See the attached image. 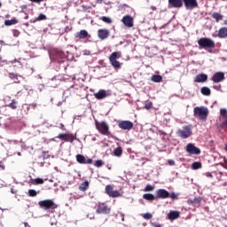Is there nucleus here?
Segmentation results:
<instances>
[{
    "label": "nucleus",
    "mask_w": 227,
    "mask_h": 227,
    "mask_svg": "<svg viewBox=\"0 0 227 227\" xmlns=\"http://www.w3.org/2000/svg\"><path fill=\"white\" fill-rule=\"evenodd\" d=\"M18 22L19 21L16 19H14V20H6L4 21V24H5V26H15V24H17Z\"/></svg>",
    "instance_id": "473e14b6"
},
{
    "label": "nucleus",
    "mask_w": 227,
    "mask_h": 227,
    "mask_svg": "<svg viewBox=\"0 0 227 227\" xmlns=\"http://www.w3.org/2000/svg\"><path fill=\"white\" fill-rule=\"evenodd\" d=\"M87 37H88V31L86 30H81L76 34V38H80L83 40L84 38H87Z\"/></svg>",
    "instance_id": "bb28decb"
},
{
    "label": "nucleus",
    "mask_w": 227,
    "mask_h": 227,
    "mask_svg": "<svg viewBox=\"0 0 227 227\" xmlns=\"http://www.w3.org/2000/svg\"><path fill=\"white\" fill-rule=\"evenodd\" d=\"M111 95H113V92L106 90H99L98 92L94 93V97L97 100H104V98H107V97H111Z\"/></svg>",
    "instance_id": "1a4fd4ad"
},
{
    "label": "nucleus",
    "mask_w": 227,
    "mask_h": 227,
    "mask_svg": "<svg viewBox=\"0 0 227 227\" xmlns=\"http://www.w3.org/2000/svg\"><path fill=\"white\" fill-rule=\"evenodd\" d=\"M9 77H10V79H12L14 81V82H16V83L20 82L21 77L19 76L18 74L12 73L9 74Z\"/></svg>",
    "instance_id": "c756f323"
},
{
    "label": "nucleus",
    "mask_w": 227,
    "mask_h": 227,
    "mask_svg": "<svg viewBox=\"0 0 227 227\" xmlns=\"http://www.w3.org/2000/svg\"><path fill=\"white\" fill-rule=\"evenodd\" d=\"M177 134L179 137H182L183 139H187L191 134H192V129H191V126H185L182 129H179L177 131Z\"/></svg>",
    "instance_id": "9d476101"
},
{
    "label": "nucleus",
    "mask_w": 227,
    "mask_h": 227,
    "mask_svg": "<svg viewBox=\"0 0 227 227\" xmlns=\"http://www.w3.org/2000/svg\"><path fill=\"white\" fill-rule=\"evenodd\" d=\"M220 114H221V116H226V114H227L226 109L221 108L220 109Z\"/></svg>",
    "instance_id": "de8ad7c7"
},
{
    "label": "nucleus",
    "mask_w": 227,
    "mask_h": 227,
    "mask_svg": "<svg viewBox=\"0 0 227 227\" xmlns=\"http://www.w3.org/2000/svg\"><path fill=\"white\" fill-rule=\"evenodd\" d=\"M51 67L59 72L61 68L67 70V55L61 50H52L50 51Z\"/></svg>",
    "instance_id": "f257e3e1"
},
{
    "label": "nucleus",
    "mask_w": 227,
    "mask_h": 227,
    "mask_svg": "<svg viewBox=\"0 0 227 227\" xmlns=\"http://www.w3.org/2000/svg\"><path fill=\"white\" fill-rule=\"evenodd\" d=\"M223 127H227V119L223 122Z\"/></svg>",
    "instance_id": "bf43d9fd"
},
{
    "label": "nucleus",
    "mask_w": 227,
    "mask_h": 227,
    "mask_svg": "<svg viewBox=\"0 0 227 227\" xmlns=\"http://www.w3.org/2000/svg\"><path fill=\"white\" fill-rule=\"evenodd\" d=\"M183 3L186 10H194V8H198V0H183Z\"/></svg>",
    "instance_id": "ddd939ff"
},
{
    "label": "nucleus",
    "mask_w": 227,
    "mask_h": 227,
    "mask_svg": "<svg viewBox=\"0 0 227 227\" xmlns=\"http://www.w3.org/2000/svg\"><path fill=\"white\" fill-rule=\"evenodd\" d=\"M208 81V75L207 74H200L194 78V82H207Z\"/></svg>",
    "instance_id": "412c9836"
},
{
    "label": "nucleus",
    "mask_w": 227,
    "mask_h": 227,
    "mask_svg": "<svg viewBox=\"0 0 227 227\" xmlns=\"http://www.w3.org/2000/svg\"><path fill=\"white\" fill-rule=\"evenodd\" d=\"M1 6H3V4H1V2H0V8H1Z\"/></svg>",
    "instance_id": "0e129e2a"
},
{
    "label": "nucleus",
    "mask_w": 227,
    "mask_h": 227,
    "mask_svg": "<svg viewBox=\"0 0 227 227\" xmlns=\"http://www.w3.org/2000/svg\"><path fill=\"white\" fill-rule=\"evenodd\" d=\"M76 160L79 162V164H93V160L88 159L86 160V157L82 154H77L76 155Z\"/></svg>",
    "instance_id": "a211bd4d"
},
{
    "label": "nucleus",
    "mask_w": 227,
    "mask_h": 227,
    "mask_svg": "<svg viewBox=\"0 0 227 227\" xmlns=\"http://www.w3.org/2000/svg\"><path fill=\"white\" fill-rule=\"evenodd\" d=\"M31 1L32 3H42L43 2V0H29Z\"/></svg>",
    "instance_id": "6e6d98bb"
},
{
    "label": "nucleus",
    "mask_w": 227,
    "mask_h": 227,
    "mask_svg": "<svg viewBox=\"0 0 227 227\" xmlns=\"http://www.w3.org/2000/svg\"><path fill=\"white\" fill-rule=\"evenodd\" d=\"M200 93H202L205 97H210V93H211L210 88L202 87L200 89Z\"/></svg>",
    "instance_id": "c85d7f7f"
},
{
    "label": "nucleus",
    "mask_w": 227,
    "mask_h": 227,
    "mask_svg": "<svg viewBox=\"0 0 227 227\" xmlns=\"http://www.w3.org/2000/svg\"><path fill=\"white\" fill-rule=\"evenodd\" d=\"M41 166H43V162H41Z\"/></svg>",
    "instance_id": "69168bd1"
},
{
    "label": "nucleus",
    "mask_w": 227,
    "mask_h": 227,
    "mask_svg": "<svg viewBox=\"0 0 227 227\" xmlns=\"http://www.w3.org/2000/svg\"><path fill=\"white\" fill-rule=\"evenodd\" d=\"M200 202H201V198H195L193 200H187L188 205H198Z\"/></svg>",
    "instance_id": "7c9ffc66"
},
{
    "label": "nucleus",
    "mask_w": 227,
    "mask_h": 227,
    "mask_svg": "<svg viewBox=\"0 0 227 227\" xmlns=\"http://www.w3.org/2000/svg\"><path fill=\"white\" fill-rule=\"evenodd\" d=\"M167 217L169 221H175V219H178V217H180V212H178V211H170L168 214Z\"/></svg>",
    "instance_id": "4be33fe9"
},
{
    "label": "nucleus",
    "mask_w": 227,
    "mask_h": 227,
    "mask_svg": "<svg viewBox=\"0 0 227 227\" xmlns=\"http://www.w3.org/2000/svg\"><path fill=\"white\" fill-rule=\"evenodd\" d=\"M109 30L106 28H101L98 31V36L99 40H106V38H109Z\"/></svg>",
    "instance_id": "f3484780"
},
{
    "label": "nucleus",
    "mask_w": 227,
    "mask_h": 227,
    "mask_svg": "<svg viewBox=\"0 0 227 227\" xmlns=\"http://www.w3.org/2000/svg\"><path fill=\"white\" fill-rule=\"evenodd\" d=\"M152 191H153V186L152 184H147V185L145 186V188L144 189V192H152Z\"/></svg>",
    "instance_id": "58836bf2"
},
{
    "label": "nucleus",
    "mask_w": 227,
    "mask_h": 227,
    "mask_svg": "<svg viewBox=\"0 0 227 227\" xmlns=\"http://www.w3.org/2000/svg\"><path fill=\"white\" fill-rule=\"evenodd\" d=\"M36 191L30 189L28 190V196H30V198H35V196H36Z\"/></svg>",
    "instance_id": "37998d69"
},
{
    "label": "nucleus",
    "mask_w": 227,
    "mask_h": 227,
    "mask_svg": "<svg viewBox=\"0 0 227 227\" xmlns=\"http://www.w3.org/2000/svg\"><path fill=\"white\" fill-rule=\"evenodd\" d=\"M186 152L190 155H200V153H201V150H200V148L196 147L192 144H188L186 145Z\"/></svg>",
    "instance_id": "f8f14e48"
},
{
    "label": "nucleus",
    "mask_w": 227,
    "mask_h": 227,
    "mask_svg": "<svg viewBox=\"0 0 227 227\" xmlns=\"http://www.w3.org/2000/svg\"><path fill=\"white\" fill-rule=\"evenodd\" d=\"M194 116L200 117V120H205L208 116V108L205 106H196L193 109Z\"/></svg>",
    "instance_id": "20e7f679"
},
{
    "label": "nucleus",
    "mask_w": 227,
    "mask_h": 227,
    "mask_svg": "<svg viewBox=\"0 0 227 227\" xmlns=\"http://www.w3.org/2000/svg\"><path fill=\"white\" fill-rule=\"evenodd\" d=\"M152 81L153 82H162V77L159 74H154L152 76Z\"/></svg>",
    "instance_id": "72a5a7b5"
},
{
    "label": "nucleus",
    "mask_w": 227,
    "mask_h": 227,
    "mask_svg": "<svg viewBox=\"0 0 227 227\" xmlns=\"http://www.w3.org/2000/svg\"><path fill=\"white\" fill-rule=\"evenodd\" d=\"M169 198V192L165 189H159L156 191V200H166Z\"/></svg>",
    "instance_id": "4468645a"
},
{
    "label": "nucleus",
    "mask_w": 227,
    "mask_h": 227,
    "mask_svg": "<svg viewBox=\"0 0 227 227\" xmlns=\"http://www.w3.org/2000/svg\"><path fill=\"white\" fill-rule=\"evenodd\" d=\"M220 166H222V168H223L224 169H227V159L226 158L223 159V163L220 162Z\"/></svg>",
    "instance_id": "a18cd8bd"
},
{
    "label": "nucleus",
    "mask_w": 227,
    "mask_h": 227,
    "mask_svg": "<svg viewBox=\"0 0 227 227\" xmlns=\"http://www.w3.org/2000/svg\"><path fill=\"white\" fill-rule=\"evenodd\" d=\"M96 129L104 136H107L109 134V125H107V122L101 121L98 122V121H95Z\"/></svg>",
    "instance_id": "423d86ee"
},
{
    "label": "nucleus",
    "mask_w": 227,
    "mask_h": 227,
    "mask_svg": "<svg viewBox=\"0 0 227 227\" xmlns=\"http://www.w3.org/2000/svg\"><path fill=\"white\" fill-rule=\"evenodd\" d=\"M101 20H103V22H106V24H111V22H113V20H111V18L107 17V16H103L101 18Z\"/></svg>",
    "instance_id": "e433bc0d"
},
{
    "label": "nucleus",
    "mask_w": 227,
    "mask_h": 227,
    "mask_svg": "<svg viewBox=\"0 0 227 227\" xmlns=\"http://www.w3.org/2000/svg\"><path fill=\"white\" fill-rule=\"evenodd\" d=\"M201 162L200 161H194L192 164V168L196 170V169H201Z\"/></svg>",
    "instance_id": "f704fd0d"
},
{
    "label": "nucleus",
    "mask_w": 227,
    "mask_h": 227,
    "mask_svg": "<svg viewBox=\"0 0 227 227\" xmlns=\"http://www.w3.org/2000/svg\"><path fill=\"white\" fill-rule=\"evenodd\" d=\"M27 109H36V104L35 103H32L27 106Z\"/></svg>",
    "instance_id": "3c124183"
},
{
    "label": "nucleus",
    "mask_w": 227,
    "mask_h": 227,
    "mask_svg": "<svg viewBox=\"0 0 227 227\" xmlns=\"http://www.w3.org/2000/svg\"><path fill=\"white\" fill-rule=\"evenodd\" d=\"M122 22L127 27H132L134 26V20L129 15L122 18Z\"/></svg>",
    "instance_id": "aec40b11"
},
{
    "label": "nucleus",
    "mask_w": 227,
    "mask_h": 227,
    "mask_svg": "<svg viewBox=\"0 0 227 227\" xmlns=\"http://www.w3.org/2000/svg\"><path fill=\"white\" fill-rule=\"evenodd\" d=\"M25 19H28V16H27Z\"/></svg>",
    "instance_id": "338daca9"
},
{
    "label": "nucleus",
    "mask_w": 227,
    "mask_h": 227,
    "mask_svg": "<svg viewBox=\"0 0 227 227\" xmlns=\"http://www.w3.org/2000/svg\"><path fill=\"white\" fill-rule=\"evenodd\" d=\"M120 56L121 54L118 51H114L110 55L109 61L114 68H120V61L116 60Z\"/></svg>",
    "instance_id": "6e6552de"
},
{
    "label": "nucleus",
    "mask_w": 227,
    "mask_h": 227,
    "mask_svg": "<svg viewBox=\"0 0 227 227\" xmlns=\"http://www.w3.org/2000/svg\"><path fill=\"white\" fill-rule=\"evenodd\" d=\"M168 198H171V200H176V198H178V196L176 195V193L172 192V193H169Z\"/></svg>",
    "instance_id": "09e8293b"
},
{
    "label": "nucleus",
    "mask_w": 227,
    "mask_h": 227,
    "mask_svg": "<svg viewBox=\"0 0 227 227\" xmlns=\"http://www.w3.org/2000/svg\"><path fill=\"white\" fill-rule=\"evenodd\" d=\"M152 107H153V103H152V102H147L145 106V108L147 110L152 109Z\"/></svg>",
    "instance_id": "c03bdc74"
},
{
    "label": "nucleus",
    "mask_w": 227,
    "mask_h": 227,
    "mask_svg": "<svg viewBox=\"0 0 227 227\" xmlns=\"http://www.w3.org/2000/svg\"><path fill=\"white\" fill-rule=\"evenodd\" d=\"M119 129L121 130H132L134 123L130 121H120L118 123Z\"/></svg>",
    "instance_id": "9b49d317"
},
{
    "label": "nucleus",
    "mask_w": 227,
    "mask_h": 227,
    "mask_svg": "<svg viewBox=\"0 0 227 227\" xmlns=\"http://www.w3.org/2000/svg\"><path fill=\"white\" fill-rule=\"evenodd\" d=\"M213 88H214V90H216L217 91H219L221 90V85L220 84L214 85Z\"/></svg>",
    "instance_id": "864d4df0"
},
{
    "label": "nucleus",
    "mask_w": 227,
    "mask_h": 227,
    "mask_svg": "<svg viewBox=\"0 0 227 227\" xmlns=\"http://www.w3.org/2000/svg\"><path fill=\"white\" fill-rule=\"evenodd\" d=\"M224 150H225V152H227V144H226V145L224 147Z\"/></svg>",
    "instance_id": "052dcab7"
},
{
    "label": "nucleus",
    "mask_w": 227,
    "mask_h": 227,
    "mask_svg": "<svg viewBox=\"0 0 227 227\" xmlns=\"http://www.w3.org/2000/svg\"><path fill=\"white\" fill-rule=\"evenodd\" d=\"M8 107H11V109H17V101H15V99H13L12 101V103H10L8 105Z\"/></svg>",
    "instance_id": "4c0bfd02"
},
{
    "label": "nucleus",
    "mask_w": 227,
    "mask_h": 227,
    "mask_svg": "<svg viewBox=\"0 0 227 227\" xmlns=\"http://www.w3.org/2000/svg\"><path fill=\"white\" fill-rule=\"evenodd\" d=\"M0 169H2V171H4L6 169V167L4 166V163L3 161H0Z\"/></svg>",
    "instance_id": "603ef678"
},
{
    "label": "nucleus",
    "mask_w": 227,
    "mask_h": 227,
    "mask_svg": "<svg viewBox=\"0 0 227 227\" xmlns=\"http://www.w3.org/2000/svg\"><path fill=\"white\" fill-rule=\"evenodd\" d=\"M34 184H35V185H40V184H43V180L40 177H37V178L34 179Z\"/></svg>",
    "instance_id": "a19ab883"
},
{
    "label": "nucleus",
    "mask_w": 227,
    "mask_h": 227,
    "mask_svg": "<svg viewBox=\"0 0 227 227\" xmlns=\"http://www.w3.org/2000/svg\"><path fill=\"white\" fill-rule=\"evenodd\" d=\"M183 6V0H168V8H182Z\"/></svg>",
    "instance_id": "dca6fc26"
},
{
    "label": "nucleus",
    "mask_w": 227,
    "mask_h": 227,
    "mask_svg": "<svg viewBox=\"0 0 227 227\" xmlns=\"http://www.w3.org/2000/svg\"><path fill=\"white\" fill-rule=\"evenodd\" d=\"M198 45L200 49H214V47H215V43L211 38L201 37L198 40Z\"/></svg>",
    "instance_id": "f03ea898"
},
{
    "label": "nucleus",
    "mask_w": 227,
    "mask_h": 227,
    "mask_svg": "<svg viewBox=\"0 0 227 227\" xmlns=\"http://www.w3.org/2000/svg\"><path fill=\"white\" fill-rule=\"evenodd\" d=\"M168 164L169 166H175V160H168Z\"/></svg>",
    "instance_id": "5fc2aeb1"
},
{
    "label": "nucleus",
    "mask_w": 227,
    "mask_h": 227,
    "mask_svg": "<svg viewBox=\"0 0 227 227\" xmlns=\"http://www.w3.org/2000/svg\"><path fill=\"white\" fill-rule=\"evenodd\" d=\"M79 189L82 192L88 191V189H90V183L88 181H84L83 183L81 184V185L79 186Z\"/></svg>",
    "instance_id": "a878e982"
},
{
    "label": "nucleus",
    "mask_w": 227,
    "mask_h": 227,
    "mask_svg": "<svg viewBox=\"0 0 227 227\" xmlns=\"http://www.w3.org/2000/svg\"><path fill=\"white\" fill-rule=\"evenodd\" d=\"M60 125H61V129H64L65 125H63V124H60Z\"/></svg>",
    "instance_id": "e2e57ef3"
},
{
    "label": "nucleus",
    "mask_w": 227,
    "mask_h": 227,
    "mask_svg": "<svg viewBox=\"0 0 227 227\" xmlns=\"http://www.w3.org/2000/svg\"><path fill=\"white\" fill-rule=\"evenodd\" d=\"M38 205L43 210H51V212H54V209L58 207V204L52 200H40Z\"/></svg>",
    "instance_id": "7ed1b4c3"
},
{
    "label": "nucleus",
    "mask_w": 227,
    "mask_h": 227,
    "mask_svg": "<svg viewBox=\"0 0 227 227\" xmlns=\"http://www.w3.org/2000/svg\"><path fill=\"white\" fill-rule=\"evenodd\" d=\"M211 81H213V82H222V81H224V73L223 72L215 73L212 76Z\"/></svg>",
    "instance_id": "6ab92c4d"
},
{
    "label": "nucleus",
    "mask_w": 227,
    "mask_h": 227,
    "mask_svg": "<svg viewBox=\"0 0 227 227\" xmlns=\"http://www.w3.org/2000/svg\"><path fill=\"white\" fill-rule=\"evenodd\" d=\"M151 226L153 227H162V225L157 222H151Z\"/></svg>",
    "instance_id": "8fccbe9b"
},
{
    "label": "nucleus",
    "mask_w": 227,
    "mask_h": 227,
    "mask_svg": "<svg viewBox=\"0 0 227 227\" xmlns=\"http://www.w3.org/2000/svg\"><path fill=\"white\" fill-rule=\"evenodd\" d=\"M104 165V161H102V160H96L94 166H96V168H102V166Z\"/></svg>",
    "instance_id": "ea45409f"
},
{
    "label": "nucleus",
    "mask_w": 227,
    "mask_h": 227,
    "mask_svg": "<svg viewBox=\"0 0 227 227\" xmlns=\"http://www.w3.org/2000/svg\"><path fill=\"white\" fill-rule=\"evenodd\" d=\"M61 141H67V143H74L75 141V136L73 134H59L58 137Z\"/></svg>",
    "instance_id": "2eb2a0df"
},
{
    "label": "nucleus",
    "mask_w": 227,
    "mask_h": 227,
    "mask_svg": "<svg viewBox=\"0 0 227 227\" xmlns=\"http://www.w3.org/2000/svg\"><path fill=\"white\" fill-rule=\"evenodd\" d=\"M47 20V16H45V14L41 13L37 18L30 20V22L31 24H35V22H38L40 20Z\"/></svg>",
    "instance_id": "b1692460"
},
{
    "label": "nucleus",
    "mask_w": 227,
    "mask_h": 227,
    "mask_svg": "<svg viewBox=\"0 0 227 227\" xmlns=\"http://www.w3.org/2000/svg\"><path fill=\"white\" fill-rule=\"evenodd\" d=\"M144 200H146L147 201H153V200H157V196H154L151 193H145L143 195Z\"/></svg>",
    "instance_id": "cd10ccee"
},
{
    "label": "nucleus",
    "mask_w": 227,
    "mask_h": 227,
    "mask_svg": "<svg viewBox=\"0 0 227 227\" xmlns=\"http://www.w3.org/2000/svg\"><path fill=\"white\" fill-rule=\"evenodd\" d=\"M0 43L3 45V43H4V41H0Z\"/></svg>",
    "instance_id": "680f3d73"
},
{
    "label": "nucleus",
    "mask_w": 227,
    "mask_h": 227,
    "mask_svg": "<svg viewBox=\"0 0 227 227\" xmlns=\"http://www.w3.org/2000/svg\"><path fill=\"white\" fill-rule=\"evenodd\" d=\"M142 217H144L146 220H150L152 219V217H153V215H152V213H145Z\"/></svg>",
    "instance_id": "79ce46f5"
},
{
    "label": "nucleus",
    "mask_w": 227,
    "mask_h": 227,
    "mask_svg": "<svg viewBox=\"0 0 227 227\" xmlns=\"http://www.w3.org/2000/svg\"><path fill=\"white\" fill-rule=\"evenodd\" d=\"M218 37L219 38H227V27H226L219 28Z\"/></svg>",
    "instance_id": "5701e85b"
},
{
    "label": "nucleus",
    "mask_w": 227,
    "mask_h": 227,
    "mask_svg": "<svg viewBox=\"0 0 227 227\" xmlns=\"http://www.w3.org/2000/svg\"><path fill=\"white\" fill-rule=\"evenodd\" d=\"M212 18L216 20V22H220V20H223V16L219 12H213Z\"/></svg>",
    "instance_id": "2f4dec72"
},
{
    "label": "nucleus",
    "mask_w": 227,
    "mask_h": 227,
    "mask_svg": "<svg viewBox=\"0 0 227 227\" xmlns=\"http://www.w3.org/2000/svg\"><path fill=\"white\" fill-rule=\"evenodd\" d=\"M41 156L44 160L45 159H51V153L49 151H43Z\"/></svg>",
    "instance_id": "c9c22d12"
},
{
    "label": "nucleus",
    "mask_w": 227,
    "mask_h": 227,
    "mask_svg": "<svg viewBox=\"0 0 227 227\" xmlns=\"http://www.w3.org/2000/svg\"><path fill=\"white\" fill-rule=\"evenodd\" d=\"M88 217H90V219H95V215H88Z\"/></svg>",
    "instance_id": "4d7b16f0"
},
{
    "label": "nucleus",
    "mask_w": 227,
    "mask_h": 227,
    "mask_svg": "<svg viewBox=\"0 0 227 227\" xmlns=\"http://www.w3.org/2000/svg\"><path fill=\"white\" fill-rule=\"evenodd\" d=\"M96 212L97 214H103L107 215L111 214V207H109L106 202H98L97 204Z\"/></svg>",
    "instance_id": "39448f33"
},
{
    "label": "nucleus",
    "mask_w": 227,
    "mask_h": 227,
    "mask_svg": "<svg viewBox=\"0 0 227 227\" xmlns=\"http://www.w3.org/2000/svg\"><path fill=\"white\" fill-rule=\"evenodd\" d=\"M114 157H121L123 155V148L121 146H118L114 150Z\"/></svg>",
    "instance_id": "393cba45"
},
{
    "label": "nucleus",
    "mask_w": 227,
    "mask_h": 227,
    "mask_svg": "<svg viewBox=\"0 0 227 227\" xmlns=\"http://www.w3.org/2000/svg\"><path fill=\"white\" fill-rule=\"evenodd\" d=\"M105 192L109 198H120V196H121V193H120L119 191H114L111 184L106 186Z\"/></svg>",
    "instance_id": "0eeeda50"
},
{
    "label": "nucleus",
    "mask_w": 227,
    "mask_h": 227,
    "mask_svg": "<svg viewBox=\"0 0 227 227\" xmlns=\"http://www.w3.org/2000/svg\"><path fill=\"white\" fill-rule=\"evenodd\" d=\"M57 106H58V107H59V106H63V101H59V102H58Z\"/></svg>",
    "instance_id": "13d9d810"
},
{
    "label": "nucleus",
    "mask_w": 227,
    "mask_h": 227,
    "mask_svg": "<svg viewBox=\"0 0 227 227\" xmlns=\"http://www.w3.org/2000/svg\"><path fill=\"white\" fill-rule=\"evenodd\" d=\"M20 35V32H19V30H13V31H12V35H13L15 38L19 37Z\"/></svg>",
    "instance_id": "49530a36"
}]
</instances>
